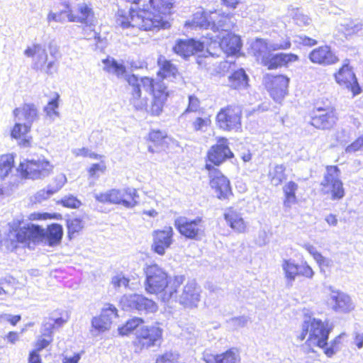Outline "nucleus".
Instances as JSON below:
<instances>
[{
    "instance_id": "72a5a7b5",
    "label": "nucleus",
    "mask_w": 363,
    "mask_h": 363,
    "mask_svg": "<svg viewBox=\"0 0 363 363\" xmlns=\"http://www.w3.org/2000/svg\"><path fill=\"white\" fill-rule=\"evenodd\" d=\"M282 269L286 279V285L287 287H291L298 276V264H295L291 259H284L281 264Z\"/></svg>"
},
{
    "instance_id": "864d4df0",
    "label": "nucleus",
    "mask_w": 363,
    "mask_h": 363,
    "mask_svg": "<svg viewBox=\"0 0 363 363\" xmlns=\"http://www.w3.org/2000/svg\"><path fill=\"white\" fill-rule=\"evenodd\" d=\"M293 19L298 26H306L311 23V19L298 9H296L294 12Z\"/></svg>"
},
{
    "instance_id": "e2e57ef3",
    "label": "nucleus",
    "mask_w": 363,
    "mask_h": 363,
    "mask_svg": "<svg viewBox=\"0 0 363 363\" xmlns=\"http://www.w3.org/2000/svg\"><path fill=\"white\" fill-rule=\"evenodd\" d=\"M62 205L69 208H78L81 205V202L74 196H65L61 201Z\"/></svg>"
},
{
    "instance_id": "5fc2aeb1",
    "label": "nucleus",
    "mask_w": 363,
    "mask_h": 363,
    "mask_svg": "<svg viewBox=\"0 0 363 363\" xmlns=\"http://www.w3.org/2000/svg\"><path fill=\"white\" fill-rule=\"evenodd\" d=\"M179 358V354L173 352H167L160 355L156 359V363H175Z\"/></svg>"
},
{
    "instance_id": "ddd939ff",
    "label": "nucleus",
    "mask_w": 363,
    "mask_h": 363,
    "mask_svg": "<svg viewBox=\"0 0 363 363\" xmlns=\"http://www.w3.org/2000/svg\"><path fill=\"white\" fill-rule=\"evenodd\" d=\"M206 168L209 171L210 185L215 190L219 199H228L233 195L230 181L222 172L206 163Z\"/></svg>"
},
{
    "instance_id": "3c124183",
    "label": "nucleus",
    "mask_w": 363,
    "mask_h": 363,
    "mask_svg": "<svg viewBox=\"0 0 363 363\" xmlns=\"http://www.w3.org/2000/svg\"><path fill=\"white\" fill-rule=\"evenodd\" d=\"M130 279L122 274H118L111 279V284L116 289H120L121 287L126 289L129 285Z\"/></svg>"
},
{
    "instance_id": "6e6552de",
    "label": "nucleus",
    "mask_w": 363,
    "mask_h": 363,
    "mask_svg": "<svg viewBox=\"0 0 363 363\" xmlns=\"http://www.w3.org/2000/svg\"><path fill=\"white\" fill-rule=\"evenodd\" d=\"M174 226L182 235L188 239L201 240L205 235V223L201 217L191 219L179 216L175 219Z\"/></svg>"
},
{
    "instance_id": "4468645a",
    "label": "nucleus",
    "mask_w": 363,
    "mask_h": 363,
    "mask_svg": "<svg viewBox=\"0 0 363 363\" xmlns=\"http://www.w3.org/2000/svg\"><path fill=\"white\" fill-rule=\"evenodd\" d=\"M220 39L218 47L215 52H212L211 45L207 48V52L212 57H220L222 53L235 54L240 51L242 47L241 40L239 36L231 33H223L221 36H218Z\"/></svg>"
},
{
    "instance_id": "37998d69",
    "label": "nucleus",
    "mask_w": 363,
    "mask_h": 363,
    "mask_svg": "<svg viewBox=\"0 0 363 363\" xmlns=\"http://www.w3.org/2000/svg\"><path fill=\"white\" fill-rule=\"evenodd\" d=\"M35 48H37V51L33 68L37 70L42 69L48 60V54L45 47L41 44H35Z\"/></svg>"
},
{
    "instance_id": "f8f14e48",
    "label": "nucleus",
    "mask_w": 363,
    "mask_h": 363,
    "mask_svg": "<svg viewBox=\"0 0 363 363\" xmlns=\"http://www.w3.org/2000/svg\"><path fill=\"white\" fill-rule=\"evenodd\" d=\"M242 108L240 106L228 105L221 108L216 116V122L223 130H238L241 128Z\"/></svg>"
},
{
    "instance_id": "e433bc0d",
    "label": "nucleus",
    "mask_w": 363,
    "mask_h": 363,
    "mask_svg": "<svg viewBox=\"0 0 363 363\" xmlns=\"http://www.w3.org/2000/svg\"><path fill=\"white\" fill-rule=\"evenodd\" d=\"M30 126L26 123H16L12 130L11 137L16 139H19V145L23 147H28L30 144V140L26 138V134L30 131Z\"/></svg>"
},
{
    "instance_id": "4c0bfd02",
    "label": "nucleus",
    "mask_w": 363,
    "mask_h": 363,
    "mask_svg": "<svg viewBox=\"0 0 363 363\" xmlns=\"http://www.w3.org/2000/svg\"><path fill=\"white\" fill-rule=\"evenodd\" d=\"M96 24L97 21L91 22V24L89 23L81 24V27L82 34L83 35L84 38L86 40H95L96 45L98 47V44L102 42V38L100 33L96 32L95 30Z\"/></svg>"
},
{
    "instance_id": "7c9ffc66",
    "label": "nucleus",
    "mask_w": 363,
    "mask_h": 363,
    "mask_svg": "<svg viewBox=\"0 0 363 363\" xmlns=\"http://www.w3.org/2000/svg\"><path fill=\"white\" fill-rule=\"evenodd\" d=\"M216 16V11L212 12L210 14L208 13L199 11L195 13L193 16L191 24L193 27L212 29V21Z\"/></svg>"
},
{
    "instance_id": "69168bd1",
    "label": "nucleus",
    "mask_w": 363,
    "mask_h": 363,
    "mask_svg": "<svg viewBox=\"0 0 363 363\" xmlns=\"http://www.w3.org/2000/svg\"><path fill=\"white\" fill-rule=\"evenodd\" d=\"M52 194H54L51 193L50 189L49 188V186H48V189L46 190L41 189L36 193V194L34 196V201L41 203L43 201L50 198Z\"/></svg>"
},
{
    "instance_id": "aec40b11",
    "label": "nucleus",
    "mask_w": 363,
    "mask_h": 363,
    "mask_svg": "<svg viewBox=\"0 0 363 363\" xmlns=\"http://www.w3.org/2000/svg\"><path fill=\"white\" fill-rule=\"evenodd\" d=\"M233 156L228 145V140L220 139L208 152V161L215 165H220L227 159Z\"/></svg>"
},
{
    "instance_id": "09e8293b",
    "label": "nucleus",
    "mask_w": 363,
    "mask_h": 363,
    "mask_svg": "<svg viewBox=\"0 0 363 363\" xmlns=\"http://www.w3.org/2000/svg\"><path fill=\"white\" fill-rule=\"evenodd\" d=\"M211 121L209 118L198 117L192 123V127L195 131L206 132L208 126H210Z\"/></svg>"
},
{
    "instance_id": "f704fd0d",
    "label": "nucleus",
    "mask_w": 363,
    "mask_h": 363,
    "mask_svg": "<svg viewBox=\"0 0 363 363\" xmlns=\"http://www.w3.org/2000/svg\"><path fill=\"white\" fill-rule=\"evenodd\" d=\"M249 78L243 69L235 71L228 77L229 86L235 89H245L248 85Z\"/></svg>"
},
{
    "instance_id": "0eeeda50",
    "label": "nucleus",
    "mask_w": 363,
    "mask_h": 363,
    "mask_svg": "<svg viewBox=\"0 0 363 363\" xmlns=\"http://www.w3.org/2000/svg\"><path fill=\"white\" fill-rule=\"evenodd\" d=\"M320 191L333 201L340 200L345 196L343 184L340 179V170L337 166H328L320 182Z\"/></svg>"
},
{
    "instance_id": "2f4dec72",
    "label": "nucleus",
    "mask_w": 363,
    "mask_h": 363,
    "mask_svg": "<svg viewBox=\"0 0 363 363\" xmlns=\"http://www.w3.org/2000/svg\"><path fill=\"white\" fill-rule=\"evenodd\" d=\"M298 184L293 181L287 182L283 186V192L284 194L283 205L285 211H289L291 209L292 205L297 203L296 192L298 190Z\"/></svg>"
},
{
    "instance_id": "6e6d98bb",
    "label": "nucleus",
    "mask_w": 363,
    "mask_h": 363,
    "mask_svg": "<svg viewBox=\"0 0 363 363\" xmlns=\"http://www.w3.org/2000/svg\"><path fill=\"white\" fill-rule=\"evenodd\" d=\"M59 94H56V97L50 101L48 105L45 107L44 111L48 116H51L52 115L59 116L58 111L56 109L58 108L59 104Z\"/></svg>"
},
{
    "instance_id": "bf43d9fd",
    "label": "nucleus",
    "mask_w": 363,
    "mask_h": 363,
    "mask_svg": "<svg viewBox=\"0 0 363 363\" xmlns=\"http://www.w3.org/2000/svg\"><path fill=\"white\" fill-rule=\"evenodd\" d=\"M200 108V101L195 96L191 95L189 96V105L182 116L186 115L189 112H196Z\"/></svg>"
},
{
    "instance_id": "39448f33",
    "label": "nucleus",
    "mask_w": 363,
    "mask_h": 363,
    "mask_svg": "<svg viewBox=\"0 0 363 363\" xmlns=\"http://www.w3.org/2000/svg\"><path fill=\"white\" fill-rule=\"evenodd\" d=\"M333 330V325L328 321H322L320 319L306 316L301 325V333L298 339L302 341L309 334L306 343L313 344L319 347L324 348L328 345L329 334Z\"/></svg>"
},
{
    "instance_id": "7ed1b4c3",
    "label": "nucleus",
    "mask_w": 363,
    "mask_h": 363,
    "mask_svg": "<svg viewBox=\"0 0 363 363\" xmlns=\"http://www.w3.org/2000/svg\"><path fill=\"white\" fill-rule=\"evenodd\" d=\"M185 276L177 275L169 279V286L165 292L162 294L164 302L170 300L179 302L186 308L196 307L200 301L201 289L194 279L188 280L182 286V293L179 294V289L185 281Z\"/></svg>"
},
{
    "instance_id": "b1692460",
    "label": "nucleus",
    "mask_w": 363,
    "mask_h": 363,
    "mask_svg": "<svg viewBox=\"0 0 363 363\" xmlns=\"http://www.w3.org/2000/svg\"><path fill=\"white\" fill-rule=\"evenodd\" d=\"M157 64L160 67L158 75L162 79L169 82H179L182 80V76L177 67L171 61L167 60L163 56H160Z\"/></svg>"
},
{
    "instance_id": "cd10ccee",
    "label": "nucleus",
    "mask_w": 363,
    "mask_h": 363,
    "mask_svg": "<svg viewBox=\"0 0 363 363\" xmlns=\"http://www.w3.org/2000/svg\"><path fill=\"white\" fill-rule=\"evenodd\" d=\"M13 113L18 121L21 120V116H22L26 121L25 123L30 127L38 118L37 108L33 104H25L21 108H16Z\"/></svg>"
},
{
    "instance_id": "c9c22d12",
    "label": "nucleus",
    "mask_w": 363,
    "mask_h": 363,
    "mask_svg": "<svg viewBox=\"0 0 363 363\" xmlns=\"http://www.w3.org/2000/svg\"><path fill=\"white\" fill-rule=\"evenodd\" d=\"M362 28L363 24L362 23L351 19H345L337 26L338 32L343 33L345 38L357 33Z\"/></svg>"
},
{
    "instance_id": "2eb2a0df",
    "label": "nucleus",
    "mask_w": 363,
    "mask_h": 363,
    "mask_svg": "<svg viewBox=\"0 0 363 363\" xmlns=\"http://www.w3.org/2000/svg\"><path fill=\"white\" fill-rule=\"evenodd\" d=\"M19 167L23 177L31 179L48 177L52 169V166L45 160H28L26 163L21 162Z\"/></svg>"
},
{
    "instance_id": "13d9d810",
    "label": "nucleus",
    "mask_w": 363,
    "mask_h": 363,
    "mask_svg": "<svg viewBox=\"0 0 363 363\" xmlns=\"http://www.w3.org/2000/svg\"><path fill=\"white\" fill-rule=\"evenodd\" d=\"M342 335L337 336L331 342L329 347L325 346V354L331 357L333 354H335L339 350V345L340 343V338Z\"/></svg>"
},
{
    "instance_id": "c03bdc74",
    "label": "nucleus",
    "mask_w": 363,
    "mask_h": 363,
    "mask_svg": "<svg viewBox=\"0 0 363 363\" xmlns=\"http://www.w3.org/2000/svg\"><path fill=\"white\" fill-rule=\"evenodd\" d=\"M67 227L68 236L69 239H72L75 233H79L83 228V225L79 218H73L67 220Z\"/></svg>"
},
{
    "instance_id": "052dcab7",
    "label": "nucleus",
    "mask_w": 363,
    "mask_h": 363,
    "mask_svg": "<svg viewBox=\"0 0 363 363\" xmlns=\"http://www.w3.org/2000/svg\"><path fill=\"white\" fill-rule=\"evenodd\" d=\"M298 275L303 276L308 279L313 278L314 272L306 262H303L301 264H298Z\"/></svg>"
},
{
    "instance_id": "680f3d73",
    "label": "nucleus",
    "mask_w": 363,
    "mask_h": 363,
    "mask_svg": "<svg viewBox=\"0 0 363 363\" xmlns=\"http://www.w3.org/2000/svg\"><path fill=\"white\" fill-rule=\"evenodd\" d=\"M249 321L247 316L242 315L238 317H234L228 320V323L235 328L245 327Z\"/></svg>"
},
{
    "instance_id": "c85d7f7f",
    "label": "nucleus",
    "mask_w": 363,
    "mask_h": 363,
    "mask_svg": "<svg viewBox=\"0 0 363 363\" xmlns=\"http://www.w3.org/2000/svg\"><path fill=\"white\" fill-rule=\"evenodd\" d=\"M333 308L335 311L347 312L353 308V305L349 296L340 292L333 291L330 296Z\"/></svg>"
},
{
    "instance_id": "a18cd8bd",
    "label": "nucleus",
    "mask_w": 363,
    "mask_h": 363,
    "mask_svg": "<svg viewBox=\"0 0 363 363\" xmlns=\"http://www.w3.org/2000/svg\"><path fill=\"white\" fill-rule=\"evenodd\" d=\"M91 325L99 332H104L110 328L111 323L100 315L99 317H94L92 319Z\"/></svg>"
},
{
    "instance_id": "20e7f679",
    "label": "nucleus",
    "mask_w": 363,
    "mask_h": 363,
    "mask_svg": "<svg viewBox=\"0 0 363 363\" xmlns=\"http://www.w3.org/2000/svg\"><path fill=\"white\" fill-rule=\"evenodd\" d=\"M63 229L61 225L53 223L48 227L46 232L38 225H31L20 228L11 236H13L18 243L28 245L35 243V240L44 237L49 246H55L61 242Z\"/></svg>"
},
{
    "instance_id": "9d476101",
    "label": "nucleus",
    "mask_w": 363,
    "mask_h": 363,
    "mask_svg": "<svg viewBox=\"0 0 363 363\" xmlns=\"http://www.w3.org/2000/svg\"><path fill=\"white\" fill-rule=\"evenodd\" d=\"M145 289L151 294L165 292L169 286L167 273L157 264H151L145 269Z\"/></svg>"
},
{
    "instance_id": "412c9836",
    "label": "nucleus",
    "mask_w": 363,
    "mask_h": 363,
    "mask_svg": "<svg viewBox=\"0 0 363 363\" xmlns=\"http://www.w3.org/2000/svg\"><path fill=\"white\" fill-rule=\"evenodd\" d=\"M174 232L172 227H165L162 230H155L153 233V243L152 248L158 255H162L165 250L172 243Z\"/></svg>"
},
{
    "instance_id": "a19ab883",
    "label": "nucleus",
    "mask_w": 363,
    "mask_h": 363,
    "mask_svg": "<svg viewBox=\"0 0 363 363\" xmlns=\"http://www.w3.org/2000/svg\"><path fill=\"white\" fill-rule=\"evenodd\" d=\"M144 323V320L141 318H133L128 320L124 325L118 328L119 334L121 335H128L130 333L135 331L136 333L137 329H139Z\"/></svg>"
},
{
    "instance_id": "a878e982",
    "label": "nucleus",
    "mask_w": 363,
    "mask_h": 363,
    "mask_svg": "<svg viewBox=\"0 0 363 363\" xmlns=\"http://www.w3.org/2000/svg\"><path fill=\"white\" fill-rule=\"evenodd\" d=\"M298 60V57L292 53H278L274 55L269 54L267 59L262 64L267 66L269 69H274L286 65L289 62H296Z\"/></svg>"
},
{
    "instance_id": "338daca9",
    "label": "nucleus",
    "mask_w": 363,
    "mask_h": 363,
    "mask_svg": "<svg viewBox=\"0 0 363 363\" xmlns=\"http://www.w3.org/2000/svg\"><path fill=\"white\" fill-rule=\"evenodd\" d=\"M106 165L104 163H96L91 165L89 169V174L90 177L94 178H98L99 177L97 173L99 172L104 173L106 170Z\"/></svg>"
},
{
    "instance_id": "4be33fe9",
    "label": "nucleus",
    "mask_w": 363,
    "mask_h": 363,
    "mask_svg": "<svg viewBox=\"0 0 363 363\" xmlns=\"http://www.w3.org/2000/svg\"><path fill=\"white\" fill-rule=\"evenodd\" d=\"M309 60L315 64L330 65L338 61V57L328 45L320 46L313 50L308 55Z\"/></svg>"
},
{
    "instance_id": "8fccbe9b",
    "label": "nucleus",
    "mask_w": 363,
    "mask_h": 363,
    "mask_svg": "<svg viewBox=\"0 0 363 363\" xmlns=\"http://www.w3.org/2000/svg\"><path fill=\"white\" fill-rule=\"evenodd\" d=\"M117 312L118 311L113 305L107 303L103 308L101 315L112 323L113 319L118 316Z\"/></svg>"
},
{
    "instance_id": "de8ad7c7",
    "label": "nucleus",
    "mask_w": 363,
    "mask_h": 363,
    "mask_svg": "<svg viewBox=\"0 0 363 363\" xmlns=\"http://www.w3.org/2000/svg\"><path fill=\"white\" fill-rule=\"evenodd\" d=\"M306 250L313 257L314 259L320 265H328V259L324 257L316 248L311 245H306Z\"/></svg>"
},
{
    "instance_id": "bb28decb",
    "label": "nucleus",
    "mask_w": 363,
    "mask_h": 363,
    "mask_svg": "<svg viewBox=\"0 0 363 363\" xmlns=\"http://www.w3.org/2000/svg\"><path fill=\"white\" fill-rule=\"evenodd\" d=\"M224 218L229 226L238 233H244L247 228V224L244 221L241 214L233 208H228L225 211Z\"/></svg>"
},
{
    "instance_id": "423d86ee",
    "label": "nucleus",
    "mask_w": 363,
    "mask_h": 363,
    "mask_svg": "<svg viewBox=\"0 0 363 363\" xmlns=\"http://www.w3.org/2000/svg\"><path fill=\"white\" fill-rule=\"evenodd\" d=\"M94 197L101 203L119 204L127 208H132L138 205L139 195L135 189L128 187L122 189H113L105 193L96 194Z\"/></svg>"
},
{
    "instance_id": "f3484780",
    "label": "nucleus",
    "mask_w": 363,
    "mask_h": 363,
    "mask_svg": "<svg viewBox=\"0 0 363 363\" xmlns=\"http://www.w3.org/2000/svg\"><path fill=\"white\" fill-rule=\"evenodd\" d=\"M291 42L289 40L285 41L283 43H272L268 45L263 39H256L251 44V51L256 57L257 61L262 63L267 59L271 50H285L291 47Z\"/></svg>"
},
{
    "instance_id": "79ce46f5",
    "label": "nucleus",
    "mask_w": 363,
    "mask_h": 363,
    "mask_svg": "<svg viewBox=\"0 0 363 363\" xmlns=\"http://www.w3.org/2000/svg\"><path fill=\"white\" fill-rule=\"evenodd\" d=\"M286 167L284 164H277L274 169L269 172L271 182L274 186H279L286 179Z\"/></svg>"
},
{
    "instance_id": "774afa93",
    "label": "nucleus",
    "mask_w": 363,
    "mask_h": 363,
    "mask_svg": "<svg viewBox=\"0 0 363 363\" xmlns=\"http://www.w3.org/2000/svg\"><path fill=\"white\" fill-rule=\"evenodd\" d=\"M363 140L362 139L357 138L354 142H353L352 144L348 145L346 149L345 152L347 153H354L356 151L361 149V147H363Z\"/></svg>"
},
{
    "instance_id": "f257e3e1",
    "label": "nucleus",
    "mask_w": 363,
    "mask_h": 363,
    "mask_svg": "<svg viewBox=\"0 0 363 363\" xmlns=\"http://www.w3.org/2000/svg\"><path fill=\"white\" fill-rule=\"evenodd\" d=\"M149 3L155 12L146 9L135 10L133 8L128 11L118 9L116 14V25L124 29L133 27L145 30L164 28L165 23L162 15L170 13L172 0H149Z\"/></svg>"
},
{
    "instance_id": "9b49d317",
    "label": "nucleus",
    "mask_w": 363,
    "mask_h": 363,
    "mask_svg": "<svg viewBox=\"0 0 363 363\" xmlns=\"http://www.w3.org/2000/svg\"><path fill=\"white\" fill-rule=\"evenodd\" d=\"M162 329L157 325H142L137 329L133 344L136 350H142L160 345L162 338Z\"/></svg>"
},
{
    "instance_id": "58836bf2",
    "label": "nucleus",
    "mask_w": 363,
    "mask_h": 363,
    "mask_svg": "<svg viewBox=\"0 0 363 363\" xmlns=\"http://www.w3.org/2000/svg\"><path fill=\"white\" fill-rule=\"evenodd\" d=\"M103 63L105 65V70L109 73L116 74L118 77H123L125 74L126 69L124 65L119 64L113 58H106L103 60Z\"/></svg>"
},
{
    "instance_id": "f03ea898",
    "label": "nucleus",
    "mask_w": 363,
    "mask_h": 363,
    "mask_svg": "<svg viewBox=\"0 0 363 363\" xmlns=\"http://www.w3.org/2000/svg\"><path fill=\"white\" fill-rule=\"evenodd\" d=\"M126 80L131 94L130 102L136 110H143L147 106V98L142 96V89L152 93L153 97L163 96L162 98L167 99L169 96V91L163 79L154 81L151 78H138L135 74H131L127 77Z\"/></svg>"
},
{
    "instance_id": "1a4fd4ad",
    "label": "nucleus",
    "mask_w": 363,
    "mask_h": 363,
    "mask_svg": "<svg viewBox=\"0 0 363 363\" xmlns=\"http://www.w3.org/2000/svg\"><path fill=\"white\" fill-rule=\"evenodd\" d=\"M120 303L124 311H137L141 315L152 313L157 310V305L155 301L138 294L124 295Z\"/></svg>"
},
{
    "instance_id": "603ef678",
    "label": "nucleus",
    "mask_w": 363,
    "mask_h": 363,
    "mask_svg": "<svg viewBox=\"0 0 363 363\" xmlns=\"http://www.w3.org/2000/svg\"><path fill=\"white\" fill-rule=\"evenodd\" d=\"M67 182V177L63 174H57L53 184H50L48 186L50 189L51 193H56L62 188L65 184Z\"/></svg>"
},
{
    "instance_id": "dca6fc26",
    "label": "nucleus",
    "mask_w": 363,
    "mask_h": 363,
    "mask_svg": "<svg viewBox=\"0 0 363 363\" xmlns=\"http://www.w3.org/2000/svg\"><path fill=\"white\" fill-rule=\"evenodd\" d=\"M337 117L332 107L317 108L311 116V124L320 130H330L335 125Z\"/></svg>"
},
{
    "instance_id": "0e129e2a",
    "label": "nucleus",
    "mask_w": 363,
    "mask_h": 363,
    "mask_svg": "<svg viewBox=\"0 0 363 363\" xmlns=\"http://www.w3.org/2000/svg\"><path fill=\"white\" fill-rule=\"evenodd\" d=\"M69 14H72V9H69L68 5H66V9L56 13V22L65 23L69 22Z\"/></svg>"
},
{
    "instance_id": "49530a36",
    "label": "nucleus",
    "mask_w": 363,
    "mask_h": 363,
    "mask_svg": "<svg viewBox=\"0 0 363 363\" xmlns=\"http://www.w3.org/2000/svg\"><path fill=\"white\" fill-rule=\"evenodd\" d=\"M163 96L153 97L151 104L150 112L153 116H159L162 111L167 99L162 98Z\"/></svg>"
},
{
    "instance_id": "5701e85b",
    "label": "nucleus",
    "mask_w": 363,
    "mask_h": 363,
    "mask_svg": "<svg viewBox=\"0 0 363 363\" xmlns=\"http://www.w3.org/2000/svg\"><path fill=\"white\" fill-rule=\"evenodd\" d=\"M203 48V44L200 41L194 38H189L177 40L173 50L177 55L186 58L197 52L201 51Z\"/></svg>"
},
{
    "instance_id": "473e14b6",
    "label": "nucleus",
    "mask_w": 363,
    "mask_h": 363,
    "mask_svg": "<svg viewBox=\"0 0 363 363\" xmlns=\"http://www.w3.org/2000/svg\"><path fill=\"white\" fill-rule=\"evenodd\" d=\"M234 26L232 16L229 15H218L216 13L212 21V29L214 32L221 30L223 33H228Z\"/></svg>"
},
{
    "instance_id": "393cba45",
    "label": "nucleus",
    "mask_w": 363,
    "mask_h": 363,
    "mask_svg": "<svg viewBox=\"0 0 363 363\" xmlns=\"http://www.w3.org/2000/svg\"><path fill=\"white\" fill-rule=\"evenodd\" d=\"M69 22L79 23L84 24L96 21L94 12L92 8L86 3H79L77 5L76 9L72 10L69 14Z\"/></svg>"
},
{
    "instance_id": "c756f323",
    "label": "nucleus",
    "mask_w": 363,
    "mask_h": 363,
    "mask_svg": "<svg viewBox=\"0 0 363 363\" xmlns=\"http://www.w3.org/2000/svg\"><path fill=\"white\" fill-rule=\"evenodd\" d=\"M238 355L233 349H230L220 354L205 352L203 359L206 363H236Z\"/></svg>"
},
{
    "instance_id": "a211bd4d",
    "label": "nucleus",
    "mask_w": 363,
    "mask_h": 363,
    "mask_svg": "<svg viewBox=\"0 0 363 363\" xmlns=\"http://www.w3.org/2000/svg\"><path fill=\"white\" fill-rule=\"evenodd\" d=\"M336 82L341 86L350 90L353 95L360 94L362 89L357 79L348 65H344L339 71L335 74Z\"/></svg>"
},
{
    "instance_id": "ea45409f",
    "label": "nucleus",
    "mask_w": 363,
    "mask_h": 363,
    "mask_svg": "<svg viewBox=\"0 0 363 363\" xmlns=\"http://www.w3.org/2000/svg\"><path fill=\"white\" fill-rule=\"evenodd\" d=\"M14 159L12 155H2L0 157V179H4L12 171Z\"/></svg>"
},
{
    "instance_id": "6ab92c4d",
    "label": "nucleus",
    "mask_w": 363,
    "mask_h": 363,
    "mask_svg": "<svg viewBox=\"0 0 363 363\" xmlns=\"http://www.w3.org/2000/svg\"><path fill=\"white\" fill-rule=\"evenodd\" d=\"M289 78L284 75L272 76L267 87L272 99L280 103L288 94Z\"/></svg>"
},
{
    "instance_id": "4d7b16f0",
    "label": "nucleus",
    "mask_w": 363,
    "mask_h": 363,
    "mask_svg": "<svg viewBox=\"0 0 363 363\" xmlns=\"http://www.w3.org/2000/svg\"><path fill=\"white\" fill-rule=\"evenodd\" d=\"M166 137V134L160 130H152L149 133L150 140L157 147L162 145Z\"/></svg>"
}]
</instances>
